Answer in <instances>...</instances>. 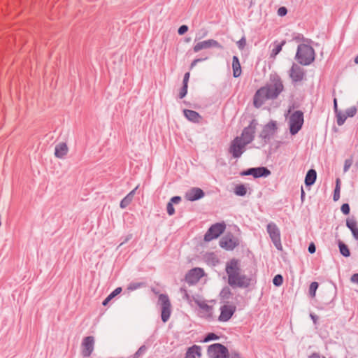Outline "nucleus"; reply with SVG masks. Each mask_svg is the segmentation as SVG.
Listing matches in <instances>:
<instances>
[{"mask_svg":"<svg viewBox=\"0 0 358 358\" xmlns=\"http://www.w3.org/2000/svg\"><path fill=\"white\" fill-rule=\"evenodd\" d=\"M231 358H241V357H240L238 353L234 352V353L231 354Z\"/></svg>","mask_w":358,"mask_h":358,"instance_id":"obj_60","label":"nucleus"},{"mask_svg":"<svg viewBox=\"0 0 358 358\" xmlns=\"http://www.w3.org/2000/svg\"><path fill=\"white\" fill-rule=\"evenodd\" d=\"M208 57H206L204 58H197V59H195L194 60H193V62H192L191 65H190V68L192 69L194 68L199 62H203V61H205L206 59H208Z\"/></svg>","mask_w":358,"mask_h":358,"instance_id":"obj_49","label":"nucleus"},{"mask_svg":"<svg viewBox=\"0 0 358 358\" xmlns=\"http://www.w3.org/2000/svg\"><path fill=\"white\" fill-rule=\"evenodd\" d=\"M231 295V292L228 287H224L220 293V297L223 299H229Z\"/></svg>","mask_w":358,"mask_h":358,"instance_id":"obj_33","label":"nucleus"},{"mask_svg":"<svg viewBox=\"0 0 358 358\" xmlns=\"http://www.w3.org/2000/svg\"><path fill=\"white\" fill-rule=\"evenodd\" d=\"M283 282V278L281 275H276L273 279V283L275 286H280Z\"/></svg>","mask_w":358,"mask_h":358,"instance_id":"obj_41","label":"nucleus"},{"mask_svg":"<svg viewBox=\"0 0 358 358\" xmlns=\"http://www.w3.org/2000/svg\"><path fill=\"white\" fill-rule=\"evenodd\" d=\"M310 317L312 319L313 323L315 324L317 323V320H318V317L316 315L313 314V313H310Z\"/></svg>","mask_w":358,"mask_h":358,"instance_id":"obj_57","label":"nucleus"},{"mask_svg":"<svg viewBox=\"0 0 358 358\" xmlns=\"http://www.w3.org/2000/svg\"><path fill=\"white\" fill-rule=\"evenodd\" d=\"M148 350V348L143 345H141L138 350L134 354L132 358H139L141 356L143 355Z\"/></svg>","mask_w":358,"mask_h":358,"instance_id":"obj_36","label":"nucleus"},{"mask_svg":"<svg viewBox=\"0 0 358 358\" xmlns=\"http://www.w3.org/2000/svg\"><path fill=\"white\" fill-rule=\"evenodd\" d=\"M277 124L275 121L271 120L264 125L259 134V138L264 141V144H266L273 136L277 131Z\"/></svg>","mask_w":358,"mask_h":358,"instance_id":"obj_9","label":"nucleus"},{"mask_svg":"<svg viewBox=\"0 0 358 358\" xmlns=\"http://www.w3.org/2000/svg\"><path fill=\"white\" fill-rule=\"evenodd\" d=\"M267 90L268 94L271 99H276L280 94H276V92L274 90V87H273L270 84L264 87Z\"/></svg>","mask_w":358,"mask_h":358,"instance_id":"obj_32","label":"nucleus"},{"mask_svg":"<svg viewBox=\"0 0 358 358\" xmlns=\"http://www.w3.org/2000/svg\"><path fill=\"white\" fill-rule=\"evenodd\" d=\"M357 113V108L355 106L350 107L345 110L347 117H354Z\"/></svg>","mask_w":358,"mask_h":358,"instance_id":"obj_43","label":"nucleus"},{"mask_svg":"<svg viewBox=\"0 0 358 358\" xmlns=\"http://www.w3.org/2000/svg\"><path fill=\"white\" fill-rule=\"evenodd\" d=\"M308 358H320V356L318 353L315 352L310 355Z\"/></svg>","mask_w":358,"mask_h":358,"instance_id":"obj_58","label":"nucleus"},{"mask_svg":"<svg viewBox=\"0 0 358 358\" xmlns=\"http://www.w3.org/2000/svg\"><path fill=\"white\" fill-rule=\"evenodd\" d=\"M355 63L358 64V55L356 56V57L355 58V60H354Z\"/></svg>","mask_w":358,"mask_h":358,"instance_id":"obj_62","label":"nucleus"},{"mask_svg":"<svg viewBox=\"0 0 358 358\" xmlns=\"http://www.w3.org/2000/svg\"><path fill=\"white\" fill-rule=\"evenodd\" d=\"M226 273L228 283L233 287L246 288L250 285V279L244 274H241L238 260L232 259L227 263Z\"/></svg>","mask_w":358,"mask_h":358,"instance_id":"obj_1","label":"nucleus"},{"mask_svg":"<svg viewBox=\"0 0 358 358\" xmlns=\"http://www.w3.org/2000/svg\"><path fill=\"white\" fill-rule=\"evenodd\" d=\"M195 355L201 356V348L196 345H194L187 349L185 358H195Z\"/></svg>","mask_w":358,"mask_h":358,"instance_id":"obj_24","label":"nucleus"},{"mask_svg":"<svg viewBox=\"0 0 358 358\" xmlns=\"http://www.w3.org/2000/svg\"><path fill=\"white\" fill-rule=\"evenodd\" d=\"M143 285V282H131L128 285L127 289L129 291H134L141 287Z\"/></svg>","mask_w":358,"mask_h":358,"instance_id":"obj_40","label":"nucleus"},{"mask_svg":"<svg viewBox=\"0 0 358 358\" xmlns=\"http://www.w3.org/2000/svg\"><path fill=\"white\" fill-rule=\"evenodd\" d=\"M232 69L233 76L234 78H238L241 74V64L237 56H234L232 59Z\"/></svg>","mask_w":358,"mask_h":358,"instance_id":"obj_26","label":"nucleus"},{"mask_svg":"<svg viewBox=\"0 0 358 358\" xmlns=\"http://www.w3.org/2000/svg\"><path fill=\"white\" fill-rule=\"evenodd\" d=\"M237 46L240 50H243L246 45V40L245 36H243L237 43Z\"/></svg>","mask_w":358,"mask_h":358,"instance_id":"obj_45","label":"nucleus"},{"mask_svg":"<svg viewBox=\"0 0 358 358\" xmlns=\"http://www.w3.org/2000/svg\"><path fill=\"white\" fill-rule=\"evenodd\" d=\"M323 358H325V357H323Z\"/></svg>","mask_w":358,"mask_h":358,"instance_id":"obj_63","label":"nucleus"},{"mask_svg":"<svg viewBox=\"0 0 358 358\" xmlns=\"http://www.w3.org/2000/svg\"><path fill=\"white\" fill-rule=\"evenodd\" d=\"M289 131L292 135H295L301 129L303 124V113L301 110L294 112L289 117Z\"/></svg>","mask_w":358,"mask_h":358,"instance_id":"obj_3","label":"nucleus"},{"mask_svg":"<svg viewBox=\"0 0 358 358\" xmlns=\"http://www.w3.org/2000/svg\"><path fill=\"white\" fill-rule=\"evenodd\" d=\"M208 354L210 358H229L228 349L220 343H214L209 345Z\"/></svg>","mask_w":358,"mask_h":358,"instance_id":"obj_6","label":"nucleus"},{"mask_svg":"<svg viewBox=\"0 0 358 358\" xmlns=\"http://www.w3.org/2000/svg\"><path fill=\"white\" fill-rule=\"evenodd\" d=\"M167 213L169 215H173L175 213V209L171 202H169L166 206Z\"/></svg>","mask_w":358,"mask_h":358,"instance_id":"obj_46","label":"nucleus"},{"mask_svg":"<svg viewBox=\"0 0 358 358\" xmlns=\"http://www.w3.org/2000/svg\"><path fill=\"white\" fill-rule=\"evenodd\" d=\"M195 303L197 306L202 310L209 312L211 310V306L208 305L205 301H201L199 300H195Z\"/></svg>","mask_w":358,"mask_h":358,"instance_id":"obj_37","label":"nucleus"},{"mask_svg":"<svg viewBox=\"0 0 358 358\" xmlns=\"http://www.w3.org/2000/svg\"><path fill=\"white\" fill-rule=\"evenodd\" d=\"M187 93V85H183L182 88L180 89V93H179V98L182 99L184 98Z\"/></svg>","mask_w":358,"mask_h":358,"instance_id":"obj_48","label":"nucleus"},{"mask_svg":"<svg viewBox=\"0 0 358 358\" xmlns=\"http://www.w3.org/2000/svg\"><path fill=\"white\" fill-rule=\"evenodd\" d=\"M183 113L185 117L189 121L198 123L199 122L200 120L201 119V115L199 113L196 111L189 110V109H185L183 110Z\"/></svg>","mask_w":358,"mask_h":358,"instance_id":"obj_22","label":"nucleus"},{"mask_svg":"<svg viewBox=\"0 0 358 358\" xmlns=\"http://www.w3.org/2000/svg\"><path fill=\"white\" fill-rule=\"evenodd\" d=\"M318 287V283L317 282H313L309 287V294L310 296L314 297L315 296L316 290Z\"/></svg>","mask_w":358,"mask_h":358,"instance_id":"obj_38","label":"nucleus"},{"mask_svg":"<svg viewBox=\"0 0 358 358\" xmlns=\"http://www.w3.org/2000/svg\"><path fill=\"white\" fill-rule=\"evenodd\" d=\"M94 338L92 336L85 337L82 342V355L89 357L94 350Z\"/></svg>","mask_w":358,"mask_h":358,"instance_id":"obj_13","label":"nucleus"},{"mask_svg":"<svg viewBox=\"0 0 358 358\" xmlns=\"http://www.w3.org/2000/svg\"><path fill=\"white\" fill-rule=\"evenodd\" d=\"M257 124L256 120H252L250 124L243 129L241 136L238 137L241 138V141L245 144L250 143L254 139Z\"/></svg>","mask_w":358,"mask_h":358,"instance_id":"obj_10","label":"nucleus"},{"mask_svg":"<svg viewBox=\"0 0 358 358\" xmlns=\"http://www.w3.org/2000/svg\"><path fill=\"white\" fill-rule=\"evenodd\" d=\"M271 174V171L264 166L250 168L241 173V176H252L255 178L261 177H267Z\"/></svg>","mask_w":358,"mask_h":358,"instance_id":"obj_11","label":"nucleus"},{"mask_svg":"<svg viewBox=\"0 0 358 358\" xmlns=\"http://www.w3.org/2000/svg\"><path fill=\"white\" fill-rule=\"evenodd\" d=\"M236 311V306L234 305H224L220 307V315L218 320L220 322H227L232 317Z\"/></svg>","mask_w":358,"mask_h":358,"instance_id":"obj_17","label":"nucleus"},{"mask_svg":"<svg viewBox=\"0 0 358 358\" xmlns=\"http://www.w3.org/2000/svg\"><path fill=\"white\" fill-rule=\"evenodd\" d=\"M334 110L335 113L339 112L340 110L338 108L337 99L334 98Z\"/></svg>","mask_w":358,"mask_h":358,"instance_id":"obj_56","label":"nucleus"},{"mask_svg":"<svg viewBox=\"0 0 358 358\" xmlns=\"http://www.w3.org/2000/svg\"><path fill=\"white\" fill-rule=\"evenodd\" d=\"M204 192L199 187H192L185 194V198L189 201L199 200L204 196Z\"/></svg>","mask_w":358,"mask_h":358,"instance_id":"obj_19","label":"nucleus"},{"mask_svg":"<svg viewBox=\"0 0 358 358\" xmlns=\"http://www.w3.org/2000/svg\"><path fill=\"white\" fill-rule=\"evenodd\" d=\"M122 292L121 287H117L102 302L103 306H106L108 303L115 296L119 294Z\"/></svg>","mask_w":358,"mask_h":358,"instance_id":"obj_28","label":"nucleus"},{"mask_svg":"<svg viewBox=\"0 0 358 358\" xmlns=\"http://www.w3.org/2000/svg\"><path fill=\"white\" fill-rule=\"evenodd\" d=\"M210 48H217L218 49H223V46L214 39H208L197 43L193 48L194 52H198L203 49H208Z\"/></svg>","mask_w":358,"mask_h":358,"instance_id":"obj_12","label":"nucleus"},{"mask_svg":"<svg viewBox=\"0 0 358 358\" xmlns=\"http://www.w3.org/2000/svg\"><path fill=\"white\" fill-rule=\"evenodd\" d=\"M138 189V186L136 187L132 191H131L125 197H124L120 201V206L124 209L127 208L132 201L136 190Z\"/></svg>","mask_w":358,"mask_h":358,"instance_id":"obj_25","label":"nucleus"},{"mask_svg":"<svg viewBox=\"0 0 358 358\" xmlns=\"http://www.w3.org/2000/svg\"><path fill=\"white\" fill-rule=\"evenodd\" d=\"M296 58L302 65H309L315 59L314 49L306 44H300L298 45Z\"/></svg>","mask_w":358,"mask_h":358,"instance_id":"obj_2","label":"nucleus"},{"mask_svg":"<svg viewBox=\"0 0 358 358\" xmlns=\"http://www.w3.org/2000/svg\"><path fill=\"white\" fill-rule=\"evenodd\" d=\"M270 85L274 87L276 94H280L284 90V85L280 76L277 74L271 75Z\"/></svg>","mask_w":358,"mask_h":358,"instance_id":"obj_20","label":"nucleus"},{"mask_svg":"<svg viewBox=\"0 0 358 358\" xmlns=\"http://www.w3.org/2000/svg\"><path fill=\"white\" fill-rule=\"evenodd\" d=\"M341 210L344 215H348L350 213V206L348 203H343L341 206Z\"/></svg>","mask_w":358,"mask_h":358,"instance_id":"obj_47","label":"nucleus"},{"mask_svg":"<svg viewBox=\"0 0 358 358\" xmlns=\"http://www.w3.org/2000/svg\"><path fill=\"white\" fill-rule=\"evenodd\" d=\"M338 248L340 252L343 256L348 257L350 255L348 247L341 241L338 242Z\"/></svg>","mask_w":358,"mask_h":358,"instance_id":"obj_29","label":"nucleus"},{"mask_svg":"<svg viewBox=\"0 0 358 358\" xmlns=\"http://www.w3.org/2000/svg\"><path fill=\"white\" fill-rule=\"evenodd\" d=\"M266 231L275 247L278 250H282L280 231L278 226L274 222H270L266 226Z\"/></svg>","mask_w":358,"mask_h":358,"instance_id":"obj_4","label":"nucleus"},{"mask_svg":"<svg viewBox=\"0 0 358 358\" xmlns=\"http://www.w3.org/2000/svg\"><path fill=\"white\" fill-rule=\"evenodd\" d=\"M268 99H271L268 94L267 90L266 88L262 87L256 92L254 96V106L256 108H260L265 103V101Z\"/></svg>","mask_w":358,"mask_h":358,"instance_id":"obj_15","label":"nucleus"},{"mask_svg":"<svg viewBox=\"0 0 358 358\" xmlns=\"http://www.w3.org/2000/svg\"><path fill=\"white\" fill-rule=\"evenodd\" d=\"M340 188H341L340 187V179L337 178L336 184V187H335V189H334V196H333V199L335 201H338L340 198Z\"/></svg>","mask_w":358,"mask_h":358,"instance_id":"obj_35","label":"nucleus"},{"mask_svg":"<svg viewBox=\"0 0 358 358\" xmlns=\"http://www.w3.org/2000/svg\"><path fill=\"white\" fill-rule=\"evenodd\" d=\"M353 160L352 158L346 159L344 162L343 171L347 172L352 166Z\"/></svg>","mask_w":358,"mask_h":358,"instance_id":"obj_44","label":"nucleus"},{"mask_svg":"<svg viewBox=\"0 0 358 358\" xmlns=\"http://www.w3.org/2000/svg\"><path fill=\"white\" fill-rule=\"evenodd\" d=\"M238 244V240L231 234L224 236L220 241V246L228 250L234 249Z\"/></svg>","mask_w":358,"mask_h":358,"instance_id":"obj_16","label":"nucleus"},{"mask_svg":"<svg viewBox=\"0 0 358 358\" xmlns=\"http://www.w3.org/2000/svg\"><path fill=\"white\" fill-rule=\"evenodd\" d=\"M130 238H131V236H129V237H127V238H126V240H125L124 242L121 243H120V246L122 245L124 243H126L127 241H128Z\"/></svg>","mask_w":358,"mask_h":358,"instance_id":"obj_61","label":"nucleus"},{"mask_svg":"<svg viewBox=\"0 0 358 358\" xmlns=\"http://www.w3.org/2000/svg\"><path fill=\"white\" fill-rule=\"evenodd\" d=\"M247 144L241 141V138L236 137L230 144L229 148V153H230L233 158L238 159L241 157L243 153L245 151Z\"/></svg>","mask_w":358,"mask_h":358,"instance_id":"obj_5","label":"nucleus"},{"mask_svg":"<svg viewBox=\"0 0 358 358\" xmlns=\"http://www.w3.org/2000/svg\"><path fill=\"white\" fill-rule=\"evenodd\" d=\"M350 280L352 282L358 284V273L353 274Z\"/></svg>","mask_w":358,"mask_h":358,"instance_id":"obj_55","label":"nucleus"},{"mask_svg":"<svg viewBox=\"0 0 358 358\" xmlns=\"http://www.w3.org/2000/svg\"><path fill=\"white\" fill-rule=\"evenodd\" d=\"M287 13V9L284 6L280 7L278 10V15L280 17H283V16L286 15Z\"/></svg>","mask_w":358,"mask_h":358,"instance_id":"obj_50","label":"nucleus"},{"mask_svg":"<svg viewBox=\"0 0 358 358\" xmlns=\"http://www.w3.org/2000/svg\"><path fill=\"white\" fill-rule=\"evenodd\" d=\"M159 301H160L162 306V320L163 322H166L169 320L171 313V305L170 300L167 295L161 294L159 296Z\"/></svg>","mask_w":358,"mask_h":358,"instance_id":"obj_8","label":"nucleus"},{"mask_svg":"<svg viewBox=\"0 0 358 358\" xmlns=\"http://www.w3.org/2000/svg\"><path fill=\"white\" fill-rule=\"evenodd\" d=\"M346 226L351 231L354 238L358 241V226L356 220L354 217L347 219Z\"/></svg>","mask_w":358,"mask_h":358,"instance_id":"obj_21","label":"nucleus"},{"mask_svg":"<svg viewBox=\"0 0 358 358\" xmlns=\"http://www.w3.org/2000/svg\"><path fill=\"white\" fill-rule=\"evenodd\" d=\"M68 147L65 143H60L55 146V155L57 158H63L68 152Z\"/></svg>","mask_w":358,"mask_h":358,"instance_id":"obj_23","label":"nucleus"},{"mask_svg":"<svg viewBox=\"0 0 358 358\" xmlns=\"http://www.w3.org/2000/svg\"><path fill=\"white\" fill-rule=\"evenodd\" d=\"M225 229L226 224L224 222H218L211 225L204 235V241L209 242L215 238H217L224 231Z\"/></svg>","mask_w":358,"mask_h":358,"instance_id":"obj_7","label":"nucleus"},{"mask_svg":"<svg viewBox=\"0 0 358 358\" xmlns=\"http://www.w3.org/2000/svg\"><path fill=\"white\" fill-rule=\"evenodd\" d=\"M180 292L181 293V294L182 295V298L187 301H191V296L189 294L187 290L186 289L185 287H180Z\"/></svg>","mask_w":358,"mask_h":358,"instance_id":"obj_39","label":"nucleus"},{"mask_svg":"<svg viewBox=\"0 0 358 358\" xmlns=\"http://www.w3.org/2000/svg\"><path fill=\"white\" fill-rule=\"evenodd\" d=\"M189 78V73L187 72L185 74L184 78H183V85H187Z\"/></svg>","mask_w":358,"mask_h":358,"instance_id":"obj_54","label":"nucleus"},{"mask_svg":"<svg viewBox=\"0 0 358 358\" xmlns=\"http://www.w3.org/2000/svg\"><path fill=\"white\" fill-rule=\"evenodd\" d=\"M285 43V41H282L281 43L275 45V48L271 51V57H275L282 50V48Z\"/></svg>","mask_w":358,"mask_h":358,"instance_id":"obj_34","label":"nucleus"},{"mask_svg":"<svg viewBox=\"0 0 358 358\" xmlns=\"http://www.w3.org/2000/svg\"><path fill=\"white\" fill-rule=\"evenodd\" d=\"M204 275V271L201 268L191 269L185 275V281L189 285L196 283Z\"/></svg>","mask_w":358,"mask_h":358,"instance_id":"obj_14","label":"nucleus"},{"mask_svg":"<svg viewBox=\"0 0 358 358\" xmlns=\"http://www.w3.org/2000/svg\"><path fill=\"white\" fill-rule=\"evenodd\" d=\"M181 201V197L179 196H175L173 197H172L170 200L169 202H171L172 204L175 203V204H178L180 203V201Z\"/></svg>","mask_w":358,"mask_h":358,"instance_id":"obj_52","label":"nucleus"},{"mask_svg":"<svg viewBox=\"0 0 358 358\" xmlns=\"http://www.w3.org/2000/svg\"><path fill=\"white\" fill-rule=\"evenodd\" d=\"M188 30V27L187 25H182L179 27L178 30V33L180 34V35H183L184 34H185Z\"/></svg>","mask_w":358,"mask_h":358,"instance_id":"obj_51","label":"nucleus"},{"mask_svg":"<svg viewBox=\"0 0 358 358\" xmlns=\"http://www.w3.org/2000/svg\"><path fill=\"white\" fill-rule=\"evenodd\" d=\"M317 178V173L315 170L314 169H310L306 176L305 178V184L306 186H311L313 185Z\"/></svg>","mask_w":358,"mask_h":358,"instance_id":"obj_27","label":"nucleus"},{"mask_svg":"<svg viewBox=\"0 0 358 358\" xmlns=\"http://www.w3.org/2000/svg\"><path fill=\"white\" fill-rule=\"evenodd\" d=\"M305 72L303 69L294 64L289 70V77L293 83L300 82L303 80Z\"/></svg>","mask_w":358,"mask_h":358,"instance_id":"obj_18","label":"nucleus"},{"mask_svg":"<svg viewBox=\"0 0 358 358\" xmlns=\"http://www.w3.org/2000/svg\"><path fill=\"white\" fill-rule=\"evenodd\" d=\"M335 114L336 117L337 124L338 126H342L345 123L348 117L347 115L345 114H343L341 111L336 113Z\"/></svg>","mask_w":358,"mask_h":358,"instance_id":"obj_31","label":"nucleus"},{"mask_svg":"<svg viewBox=\"0 0 358 358\" xmlns=\"http://www.w3.org/2000/svg\"><path fill=\"white\" fill-rule=\"evenodd\" d=\"M234 193L237 196H243L247 193V188L243 184L238 185L236 186V187L234 189Z\"/></svg>","mask_w":358,"mask_h":358,"instance_id":"obj_30","label":"nucleus"},{"mask_svg":"<svg viewBox=\"0 0 358 358\" xmlns=\"http://www.w3.org/2000/svg\"><path fill=\"white\" fill-rule=\"evenodd\" d=\"M219 339V336H217L214 333H209L206 335V336L205 337V338L203 339V342L205 343H207V342H209L210 341H214V340H217Z\"/></svg>","mask_w":358,"mask_h":358,"instance_id":"obj_42","label":"nucleus"},{"mask_svg":"<svg viewBox=\"0 0 358 358\" xmlns=\"http://www.w3.org/2000/svg\"><path fill=\"white\" fill-rule=\"evenodd\" d=\"M304 197H305V192H304L303 187H301V199L302 201H303Z\"/></svg>","mask_w":358,"mask_h":358,"instance_id":"obj_59","label":"nucleus"},{"mask_svg":"<svg viewBox=\"0 0 358 358\" xmlns=\"http://www.w3.org/2000/svg\"><path fill=\"white\" fill-rule=\"evenodd\" d=\"M308 252L310 253V254H313L315 252V250H316V247L315 245V244L313 243H311L309 245H308Z\"/></svg>","mask_w":358,"mask_h":358,"instance_id":"obj_53","label":"nucleus"}]
</instances>
